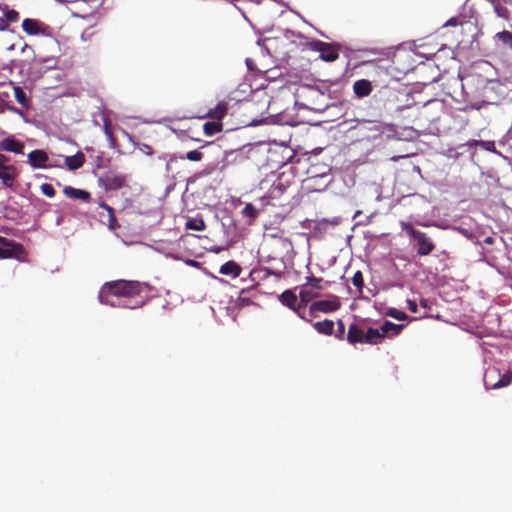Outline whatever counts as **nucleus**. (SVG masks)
<instances>
[{"label":"nucleus","mask_w":512,"mask_h":512,"mask_svg":"<svg viewBox=\"0 0 512 512\" xmlns=\"http://www.w3.org/2000/svg\"><path fill=\"white\" fill-rule=\"evenodd\" d=\"M48 154L41 149H36L28 154V163L34 169L47 168Z\"/></svg>","instance_id":"nucleus-13"},{"label":"nucleus","mask_w":512,"mask_h":512,"mask_svg":"<svg viewBox=\"0 0 512 512\" xmlns=\"http://www.w3.org/2000/svg\"><path fill=\"white\" fill-rule=\"evenodd\" d=\"M352 283L361 292L364 286V279L361 271H356L352 277Z\"/></svg>","instance_id":"nucleus-33"},{"label":"nucleus","mask_w":512,"mask_h":512,"mask_svg":"<svg viewBox=\"0 0 512 512\" xmlns=\"http://www.w3.org/2000/svg\"><path fill=\"white\" fill-rule=\"evenodd\" d=\"M40 189H41V192L45 196L50 197V198L54 197L55 194H56V191H55L54 187L51 184H49V183H43L41 185Z\"/></svg>","instance_id":"nucleus-34"},{"label":"nucleus","mask_w":512,"mask_h":512,"mask_svg":"<svg viewBox=\"0 0 512 512\" xmlns=\"http://www.w3.org/2000/svg\"><path fill=\"white\" fill-rule=\"evenodd\" d=\"M302 50H310L319 53V58L325 62H334L339 57L338 45L323 42L321 40L305 41Z\"/></svg>","instance_id":"nucleus-2"},{"label":"nucleus","mask_w":512,"mask_h":512,"mask_svg":"<svg viewBox=\"0 0 512 512\" xmlns=\"http://www.w3.org/2000/svg\"><path fill=\"white\" fill-rule=\"evenodd\" d=\"M85 162V155L78 151L75 155L67 156L65 158V165L69 170H77L83 166Z\"/></svg>","instance_id":"nucleus-19"},{"label":"nucleus","mask_w":512,"mask_h":512,"mask_svg":"<svg viewBox=\"0 0 512 512\" xmlns=\"http://www.w3.org/2000/svg\"><path fill=\"white\" fill-rule=\"evenodd\" d=\"M458 25V19L456 17L450 18L446 23L445 26H456Z\"/></svg>","instance_id":"nucleus-41"},{"label":"nucleus","mask_w":512,"mask_h":512,"mask_svg":"<svg viewBox=\"0 0 512 512\" xmlns=\"http://www.w3.org/2000/svg\"><path fill=\"white\" fill-rule=\"evenodd\" d=\"M403 328H404L403 324H395L390 321H385L380 327L381 333L384 335V337L390 336V335L391 336L398 335V334H400V332L402 331Z\"/></svg>","instance_id":"nucleus-20"},{"label":"nucleus","mask_w":512,"mask_h":512,"mask_svg":"<svg viewBox=\"0 0 512 512\" xmlns=\"http://www.w3.org/2000/svg\"><path fill=\"white\" fill-rule=\"evenodd\" d=\"M482 103H483V104H490V103H492V102H491V101H489V100H484Z\"/></svg>","instance_id":"nucleus-49"},{"label":"nucleus","mask_w":512,"mask_h":512,"mask_svg":"<svg viewBox=\"0 0 512 512\" xmlns=\"http://www.w3.org/2000/svg\"><path fill=\"white\" fill-rule=\"evenodd\" d=\"M24 147V143L20 140H17L13 135L7 136L0 140L1 151L10 152L14 154H23Z\"/></svg>","instance_id":"nucleus-12"},{"label":"nucleus","mask_w":512,"mask_h":512,"mask_svg":"<svg viewBox=\"0 0 512 512\" xmlns=\"http://www.w3.org/2000/svg\"><path fill=\"white\" fill-rule=\"evenodd\" d=\"M25 255V249L22 244L0 236V259H16L22 261Z\"/></svg>","instance_id":"nucleus-7"},{"label":"nucleus","mask_w":512,"mask_h":512,"mask_svg":"<svg viewBox=\"0 0 512 512\" xmlns=\"http://www.w3.org/2000/svg\"><path fill=\"white\" fill-rule=\"evenodd\" d=\"M280 301L283 305L292 309L301 319L311 322V320L307 319L305 314L301 312V309L305 307L301 301L298 303L296 294L291 290H286L280 295Z\"/></svg>","instance_id":"nucleus-10"},{"label":"nucleus","mask_w":512,"mask_h":512,"mask_svg":"<svg viewBox=\"0 0 512 512\" xmlns=\"http://www.w3.org/2000/svg\"><path fill=\"white\" fill-rule=\"evenodd\" d=\"M8 109L10 111H12L13 113H17L19 115H23V112L21 110H19L17 107L15 106H9Z\"/></svg>","instance_id":"nucleus-42"},{"label":"nucleus","mask_w":512,"mask_h":512,"mask_svg":"<svg viewBox=\"0 0 512 512\" xmlns=\"http://www.w3.org/2000/svg\"><path fill=\"white\" fill-rule=\"evenodd\" d=\"M493 6H494V11L497 14V16L504 18V19H508L509 10L505 6L501 5L499 2H493Z\"/></svg>","instance_id":"nucleus-31"},{"label":"nucleus","mask_w":512,"mask_h":512,"mask_svg":"<svg viewBox=\"0 0 512 512\" xmlns=\"http://www.w3.org/2000/svg\"><path fill=\"white\" fill-rule=\"evenodd\" d=\"M178 158L181 160L187 159L189 161L198 162L203 159V153L200 150L196 149V150L188 151L184 155H179Z\"/></svg>","instance_id":"nucleus-28"},{"label":"nucleus","mask_w":512,"mask_h":512,"mask_svg":"<svg viewBox=\"0 0 512 512\" xmlns=\"http://www.w3.org/2000/svg\"><path fill=\"white\" fill-rule=\"evenodd\" d=\"M186 229L203 231L206 229V224L202 218L190 219L186 222Z\"/></svg>","instance_id":"nucleus-26"},{"label":"nucleus","mask_w":512,"mask_h":512,"mask_svg":"<svg viewBox=\"0 0 512 512\" xmlns=\"http://www.w3.org/2000/svg\"><path fill=\"white\" fill-rule=\"evenodd\" d=\"M403 229L416 241L419 256H427L435 249V244L425 232L415 229L411 224H405Z\"/></svg>","instance_id":"nucleus-5"},{"label":"nucleus","mask_w":512,"mask_h":512,"mask_svg":"<svg viewBox=\"0 0 512 512\" xmlns=\"http://www.w3.org/2000/svg\"><path fill=\"white\" fill-rule=\"evenodd\" d=\"M26 49H30V50H32V47H31V46H29L27 43H24V44H23V46H22V49H21V50H22V51H25Z\"/></svg>","instance_id":"nucleus-44"},{"label":"nucleus","mask_w":512,"mask_h":512,"mask_svg":"<svg viewBox=\"0 0 512 512\" xmlns=\"http://www.w3.org/2000/svg\"><path fill=\"white\" fill-rule=\"evenodd\" d=\"M384 335L381 333V329L369 328L364 336V342L368 344H378L384 339Z\"/></svg>","instance_id":"nucleus-22"},{"label":"nucleus","mask_w":512,"mask_h":512,"mask_svg":"<svg viewBox=\"0 0 512 512\" xmlns=\"http://www.w3.org/2000/svg\"><path fill=\"white\" fill-rule=\"evenodd\" d=\"M353 91L358 98H364L372 92V84L367 79L357 80L353 84Z\"/></svg>","instance_id":"nucleus-14"},{"label":"nucleus","mask_w":512,"mask_h":512,"mask_svg":"<svg viewBox=\"0 0 512 512\" xmlns=\"http://www.w3.org/2000/svg\"><path fill=\"white\" fill-rule=\"evenodd\" d=\"M483 381L487 390L506 387L512 383V371L507 370L501 374L499 369L489 367L485 371Z\"/></svg>","instance_id":"nucleus-4"},{"label":"nucleus","mask_w":512,"mask_h":512,"mask_svg":"<svg viewBox=\"0 0 512 512\" xmlns=\"http://www.w3.org/2000/svg\"><path fill=\"white\" fill-rule=\"evenodd\" d=\"M9 161L10 158L8 156L0 153V180L6 188H13L20 172Z\"/></svg>","instance_id":"nucleus-8"},{"label":"nucleus","mask_w":512,"mask_h":512,"mask_svg":"<svg viewBox=\"0 0 512 512\" xmlns=\"http://www.w3.org/2000/svg\"><path fill=\"white\" fill-rule=\"evenodd\" d=\"M227 111L228 103L225 101H220L213 109L209 110V112L206 114V117L222 122V119L226 116Z\"/></svg>","instance_id":"nucleus-16"},{"label":"nucleus","mask_w":512,"mask_h":512,"mask_svg":"<svg viewBox=\"0 0 512 512\" xmlns=\"http://www.w3.org/2000/svg\"><path fill=\"white\" fill-rule=\"evenodd\" d=\"M479 144L484 147L486 150H493L494 149V142H491V141H480Z\"/></svg>","instance_id":"nucleus-40"},{"label":"nucleus","mask_w":512,"mask_h":512,"mask_svg":"<svg viewBox=\"0 0 512 512\" xmlns=\"http://www.w3.org/2000/svg\"><path fill=\"white\" fill-rule=\"evenodd\" d=\"M325 282L322 278L315 276L306 277V282L302 284L299 289V297L304 305H307L310 301L320 296V291L325 288Z\"/></svg>","instance_id":"nucleus-3"},{"label":"nucleus","mask_w":512,"mask_h":512,"mask_svg":"<svg viewBox=\"0 0 512 512\" xmlns=\"http://www.w3.org/2000/svg\"><path fill=\"white\" fill-rule=\"evenodd\" d=\"M219 272L223 275H228L233 278H237L240 276L242 268L238 263H236L233 260H230L221 265Z\"/></svg>","instance_id":"nucleus-15"},{"label":"nucleus","mask_w":512,"mask_h":512,"mask_svg":"<svg viewBox=\"0 0 512 512\" xmlns=\"http://www.w3.org/2000/svg\"><path fill=\"white\" fill-rule=\"evenodd\" d=\"M222 129H223V124H222V122H220L218 120L209 121L203 125L204 133L207 136H213L216 133L221 132Z\"/></svg>","instance_id":"nucleus-23"},{"label":"nucleus","mask_w":512,"mask_h":512,"mask_svg":"<svg viewBox=\"0 0 512 512\" xmlns=\"http://www.w3.org/2000/svg\"><path fill=\"white\" fill-rule=\"evenodd\" d=\"M500 86L501 84L498 81L489 80L486 82V85L484 86V91H492L495 90L496 88H499Z\"/></svg>","instance_id":"nucleus-37"},{"label":"nucleus","mask_w":512,"mask_h":512,"mask_svg":"<svg viewBox=\"0 0 512 512\" xmlns=\"http://www.w3.org/2000/svg\"><path fill=\"white\" fill-rule=\"evenodd\" d=\"M63 193L70 199H79L84 202H87L91 197L88 191L77 189L71 186L64 187Z\"/></svg>","instance_id":"nucleus-17"},{"label":"nucleus","mask_w":512,"mask_h":512,"mask_svg":"<svg viewBox=\"0 0 512 512\" xmlns=\"http://www.w3.org/2000/svg\"><path fill=\"white\" fill-rule=\"evenodd\" d=\"M364 331L359 328L356 324H351L348 328L347 340L350 344L364 342Z\"/></svg>","instance_id":"nucleus-18"},{"label":"nucleus","mask_w":512,"mask_h":512,"mask_svg":"<svg viewBox=\"0 0 512 512\" xmlns=\"http://www.w3.org/2000/svg\"><path fill=\"white\" fill-rule=\"evenodd\" d=\"M147 287L146 283L119 279L106 282L98 297L100 302L105 305L136 309L144 305L143 298L138 299V297Z\"/></svg>","instance_id":"nucleus-1"},{"label":"nucleus","mask_w":512,"mask_h":512,"mask_svg":"<svg viewBox=\"0 0 512 512\" xmlns=\"http://www.w3.org/2000/svg\"><path fill=\"white\" fill-rule=\"evenodd\" d=\"M14 97L16 101L25 108H28L29 106V99L27 98V95L25 91L20 86H14Z\"/></svg>","instance_id":"nucleus-24"},{"label":"nucleus","mask_w":512,"mask_h":512,"mask_svg":"<svg viewBox=\"0 0 512 512\" xmlns=\"http://www.w3.org/2000/svg\"><path fill=\"white\" fill-rule=\"evenodd\" d=\"M98 182L105 191H117L128 187V175L115 171H108L99 177Z\"/></svg>","instance_id":"nucleus-6"},{"label":"nucleus","mask_w":512,"mask_h":512,"mask_svg":"<svg viewBox=\"0 0 512 512\" xmlns=\"http://www.w3.org/2000/svg\"><path fill=\"white\" fill-rule=\"evenodd\" d=\"M100 207L104 208L108 212L109 227L111 229H116L118 227V223L114 214V209L105 202H101Z\"/></svg>","instance_id":"nucleus-25"},{"label":"nucleus","mask_w":512,"mask_h":512,"mask_svg":"<svg viewBox=\"0 0 512 512\" xmlns=\"http://www.w3.org/2000/svg\"><path fill=\"white\" fill-rule=\"evenodd\" d=\"M137 149L144 153L145 155H148V156H151L153 155L154 151L152 149V147L148 144H145V143H140L137 145Z\"/></svg>","instance_id":"nucleus-36"},{"label":"nucleus","mask_w":512,"mask_h":512,"mask_svg":"<svg viewBox=\"0 0 512 512\" xmlns=\"http://www.w3.org/2000/svg\"><path fill=\"white\" fill-rule=\"evenodd\" d=\"M242 215L251 220H255L259 215V211L252 203H247L242 210Z\"/></svg>","instance_id":"nucleus-29"},{"label":"nucleus","mask_w":512,"mask_h":512,"mask_svg":"<svg viewBox=\"0 0 512 512\" xmlns=\"http://www.w3.org/2000/svg\"><path fill=\"white\" fill-rule=\"evenodd\" d=\"M22 29L30 36L47 35L48 26L37 19L25 18Z\"/></svg>","instance_id":"nucleus-11"},{"label":"nucleus","mask_w":512,"mask_h":512,"mask_svg":"<svg viewBox=\"0 0 512 512\" xmlns=\"http://www.w3.org/2000/svg\"><path fill=\"white\" fill-rule=\"evenodd\" d=\"M104 133L107 136V138L110 140L111 145L113 146L115 143V139H114L113 133L111 131L110 124L108 122L104 123Z\"/></svg>","instance_id":"nucleus-38"},{"label":"nucleus","mask_w":512,"mask_h":512,"mask_svg":"<svg viewBox=\"0 0 512 512\" xmlns=\"http://www.w3.org/2000/svg\"><path fill=\"white\" fill-rule=\"evenodd\" d=\"M314 329L323 335H332L334 332V322L329 319L312 323Z\"/></svg>","instance_id":"nucleus-21"},{"label":"nucleus","mask_w":512,"mask_h":512,"mask_svg":"<svg viewBox=\"0 0 512 512\" xmlns=\"http://www.w3.org/2000/svg\"><path fill=\"white\" fill-rule=\"evenodd\" d=\"M387 315L396 319V320H399V321H403V320H406L408 318L407 314L403 311H400L398 309H395V308H390L388 311H387Z\"/></svg>","instance_id":"nucleus-32"},{"label":"nucleus","mask_w":512,"mask_h":512,"mask_svg":"<svg viewBox=\"0 0 512 512\" xmlns=\"http://www.w3.org/2000/svg\"><path fill=\"white\" fill-rule=\"evenodd\" d=\"M469 107H470L471 109L479 110V109L482 107V105H481V104H479V103H476V104H471Z\"/></svg>","instance_id":"nucleus-43"},{"label":"nucleus","mask_w":512,"mask_h":512,"mask_svg":"<svg viewBox=\"0 0 512 512\" xmlns=\"http://www.w3.org/2000/svg\"><path fill=\"white\" fill-rule=\"evenodd\" d=\"M7 49H8L9 51H12V50H14V49H15V45H14V44H12V45H10Z\"/></svg>","instance_id":"nucleus-47"},{"label":"nucleus","mask_w":512,"mask_h":512,"mask_svg":"<svg viewBox=\"0 0 512 512\" xmlns=\"http://www.w3.org/2000/svg\"><path fill=\"white\" fill-rule=\"evenodd\" d=\"M211 172H212V170H211V169H209V170H208V169H205V170L202 172V174H204V175H209V174H211Z\"/></svg>","instance_id":"nucleus-45"},{"label":"nucleus","mask_w":512,"mask_h":512,"mask_svg":"<svg viewBox=\"0 0 512 512\" xmlns=\"http://www.w3.org/2000/svg\"><path fill=\"white\" fill-rule=\"evenodd\" d=\"M341 302L337 296H332L330 299L319 300L313 302L309 307V316L316 317L318 312L331 313L339 310Z\"/></svg>","instance_id":"nucleus-9"},{"label":"nucleus","mask_w":512,"mask_h":512,"mask_svg":"<svg viewBox=\"0 0 512 512\" xmlns=\"http://www.w3.org/2000/svg\"><path fill=\"white\" fill-rule=\"evenodd\" d=\"M407 307H408L409 311L412 312V313H417L418 312L417 304L413 300H407Z\"/></svg>","instance_id":"nucleus-39"},{"label":"nucleus","mask_w":512,"mask_h":512,"mask_svg":"<svg viewBox=\"0 0 512 512\" xmlns=\"http://www.w3.org/2000/svg\"><path fill=\"white\" fill-rule=\"evenodd\" d=\"M336 324H337V329L335 332V336L338 339H343L344 335H345V324L341 319H339Z\"/></svg>","instance_id":"nucleus-35"},{"label":"nucleus","mask_w":512,"mask_h":512,"mask_svg":"<svg viewBox=\"0 0 512 512\" xmlns=\"http://www.w3.org/2000/svg\"><path fill=\"white\" fill-rule=\"evenodd\" d=\"M19 12L14 9H7L4 13V17L1 18L6 23L8 28L10 23H15L19 20Z\"/></svg>","instance_id":"nucleus-27"},{"label":"nucleus","mask_w":512,"mask_h":512,"mask_svg":"<svg viewBox=\"0 0 512 512\" xmlns=\"http://www.w3.org/2000/svg\"><path fill=\"white\" fill-rule=\"evenodd\" d=\"M492 241H493V240H492V238H491V237H488V238H486V240H485V242H486V243H489V244H490V243H492Z\"/></svg>","instance_id":"nucleus-48"},{"label":"nucleus","mask_w":512,"mask_h":512,"mask_svg":"<svg viewBox=\"0 0 512 512\" xmlns=\"http://www.w3.org/2000/svg\"><path fill=\"white\" fill-rule=\"evenodd\" d=\"M420 303H421V305H422L423 307H427V300L422 299V300L420 301Z\"/></svg>","instance_id":"nucleus-46"},{"label":"nucleus","mask_w":512,"mask_h":512,"mask_svg":"<svg viewBox=\"0 0 512 512\" xmlns=\"http://www.w3.org/2000/svg\"><path fill=\"white\" fill-rule=\"evenodd\" d=\"M496 37L502 42V44L512 49V33L510 31L504 30L502 32H498Z\"/></svg>","instance_id":"nucleus-30"}]
</instances>
